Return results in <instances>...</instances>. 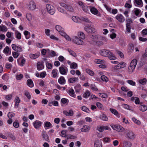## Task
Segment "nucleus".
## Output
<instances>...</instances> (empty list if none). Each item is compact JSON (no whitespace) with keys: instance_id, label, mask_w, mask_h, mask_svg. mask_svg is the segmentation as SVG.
<instances>
[{"instance_id":"obj_52","label":"nucleus","mask_w":147,"mask_h":147,"mask_svg":"<svg viewBox=\"0 0 147 147\" xmlns=\"http://www.w3.org/2000/svg\"><path fill=\"white\" fill-rule=\"evenodd\" d=\"M101 79L103 81L106 82H107L109 81V79L107 77L105 76L102 75L101 77Z\"/></svg>"},{"instance_id":"obj_8","label":"nucleus","mask_w":147,"mask_h":147,"mask_svg":"<svg viewBox=\"0 0 147 147\" xmlns=\"http://www.w3.org/2000/svg\"><path fill=\"white\" fill-rule=\"evenodd\" d=\"M84 30L87 32L90 33H94L95 32L94 28L89 25L85 27Z\"/></svg>"},{"instance_id":"obj_6","label":"nucleus","mask_w":147,"mask_h":147,"mask_svg":"<svg viewBox=\"0 0 147 147\" xmlns=\"http://www.w3.org/2000/svg\"><path fill=\"white\" fill-rule=\"evenodd\" d=\"M75 4L72 2H70L67 4V6L66 9L68 11L74 12L75 10Z\"/></svg>"},{"instance_id":"obj_7","label":"nucleus","mask_w":147,"mask_h":147,"mask_svg":"<svg viewBox=\"0 0 147 147\" xmlns=\"http://www.w3.org/2000/svg\"><path fill=\"white\" fill-rule=\"evenodd\" d=\"M110 126L113 129L119 132H122L125 130L124 128L120 125L112 124Z\"/></svg>"},{"instance_id":"obj_17","label":"nucleus","mask_w":147,"mask_h":147,"mask_svg":"<svg viewBox=\"0 0 147 147\" xmlns=\"http://www.w3.org/2000/svg\"><path fill=\"white\" fill-rule=\"evenodd\" d=\"M90 10L91 12L94 15L99 16L98 15L99 13V12L98 10L95 8L94 7H90Z\"/></svg>"},{"instance_id":"obj_19","label":"nucleus","mask_w":147,"mask_h":147,"mask_svg":"<svg viewBox=\"0 0 147 147\" xmlns=\"http://www.w3.org/2000/svg\"><path fill=\"white\" fill-rule=\"evenodd\" d=\"M123 147H131V143L128 141L124 140L123 142Z\"/></svg>"},{"instance_id":"obj_14","label":"nucleus","mask_w":147,"mask_h":147,"mask_svg":"<svg viewBox=\"0 0 147 147\" xmlns=\"http://www.w3.org/2000/svg\"><path fill=\"white\" fill-rule=\"evenodd\" d=\"M58 74L57 69H54L52 70L51 75L52 77L54 78H57L58 77Z\"/></svg>"},{"instance_id":"obj_3","label":"nucleus","mask_w":147,"mask_h":147,"mask_svg":"<svg viewBox=\"0 0 147 147\" xmlns=\"http://www.w3.org/2000/svg\"><path fill=\"white\" fill-rule=\"evenodd\" d=\"M59 71L61 74L66 75L68 73V68L64 65H62L59 67Z\"/></svg>"},{"instance_id":"obj_12","label":"nucleus","mask_w":147,"mask_h":147,"mask_svg":"<svg viewBox=\"0 0 147 147\" xmlns=\"http://www.w3.org/2000/svg\"><path fill=\"white\" fill-rule=\"evenodd\" d=\"M134 5L136 6L141 7L143 6L142 0H134Z\"/></svg>"},{"instance_id":"obj_26","label":"nucleus","mask_w":147,"mask_h":147,"mask_svg":"<svg viewBox=\"0 0 147 147\" xmlns=\"http://www.w3.org/2000/svg\"><path fill=\"white\" fill-rule=\"evenodd\" d=\"M94 147H102L101 142L99 140H96L94 143Z\"/></svg>"},{"instance_id":"obj_27","label":"nucleus","mask_w":147,"mask_h":147,"mask_svg":"<svg viewBox=\"0 0 147 147\" xmlns=\"http://www.w3.org/2000/svg\"><path fill=\"white\" fill-rule=\"evenodd\" d=\"M78 78L77 77L71 78L68 79V82L70 83H73L78 82Z\"/></svg>"},{"instance_id":"obj_64","label":"nucleus","mask_w":147,"mask_h":147,"mask_svg":"<svg viewBox=\"0 0 147 147\" xmlns=\"http://www.w3.org/2000/svg\"><path fill=\"white\" fill-rule=\"evenodd\" d=\"M77 3L78 5L81 8L84 6V5H86V4L84 2L80 1H78L77 2Z\"/></svg>"},{"instance_id":"obj_53","label":"nucleus","mask_w":147,"mask_h":147,"mask_svg":"<svg viewBox=\"0 0 147 147\" xmlns=\"http://www.w3.org/2000/svg\"><path fill=\"white\" fill-rule=\"evenodd\" d=\"M126 31L128 33L131 32V26L129 23H127L126 24Z\"/></svg>"},{"instance_id":"obj_23","label":"nucleus","mask_w":147,"mask_h":147,"mask_svg":"<svg viewBox=\"0 0 147 147\" xmlns=\"http://www.w3.org/2000/svg\"><path fill=\"white\" fill-rule=\"evenodd\" d=\"M65 80L63 76H61L58 79L59 83L62 85H63L65 83Z\"/></svg>"},{"instance_id":"obj_30","label":"nucleus","mask_w":147,"mask_h":147,"mask_svg":"<svg viewBox=\"0 0 147 147\" xmlns=\"http://www.w3.org/2000/svg\"><path fill=\"white\" fill-rule=\"evenodd\" d=\"M61 35L63 36L66 40L68 41H70L71 40V39L70 37L65 33L64 32H62L61 33H60Z\"/></svg>"},{"instance_id":"obj_35","label":"nucleus","mask_w":147,"mask_h":147,"mask_svg":"<svg viewBox=\"0 0 147 147\" xmlns=\"http://www.w3.org/2000/svg\"><path fill=\"white\" fill-rule=\"evenodd\" d=\"M21 61V62L19 65L22 66H23L25 64L26 61L25 59H22L21 61V59L20 58L18 59L17 60V61L18 63H19Z\"/></svg>"},{"instance_id":"obj_46","label":"nucleus","mask_w":147,"mask_h":147,"mask_svg":"<svg viewBox=\"0 0 147 147\" xmlns=\"http://www.w3.org/2000/svg\"><path fill=\"white\" fill-rule=\"evenodd\" d=\"M108 56L109 57V58L110 60L115 59H116V57L111 52V53H109V55Z\"/></svg>"},{"instance_id":"obj_44","label":"nucleus","mask_w":147,"mask_h":147,"mask_svg":"<svg viewBox=\"0 0 147 147\" xmlns=\"http://www.w3.org/2000/svg\"><path fill=\"white\" fill-rule=\"evenodd\" d=\"M58 11L61 13L63 14H67V12L63 8H61V7H59L57 8Z\"/></svg>"},{"instance_id":"obj_5","label":"nucleus","mask_w":147,"mask_h":147,"mask_svg":"<svg viewBox=\"0 0 147 147\" xmlns=\"http://www.w3.org/2000/svg\"><path fill=\"white\" fill-rule=\"evenodd\" d=\"M71 40L74 43L79 45H81L83 44V40L76 36H73Z\"/></svg>"},{"instance_id":"obj_32","label":"nucleus","mask_w":147,"mask_h":147,"mask_svg":"<svg viewBox=\"0 0 147 147\" xmlns=\"http://www.w3.org/2000/svg\"><path fill=\"white\" fill-rule=\"evenodd\" d=\"M43 138L46 141L49 142V139L48 136L46 134V132H44L42 134Z\"/></svg>"},{"instance_id":"obj_60","label":"nucleus","mask_w":147,"mask_h":147,"mask_svg":"<svg viewBox=\"0 0 147 147\" xmlns=\"http://www.w3.org/2000/svg\"><path fill=\"white\" fill-rule=\"evenodd\" d=\"M12 55L14 58H17L19 56V54L16 52H13L12 53Z\"/></svg>"},{"instance_id":"obj_2","label":"nucleus","mask_w":147,"mask_h":147,"mask_svg":"<svg viewBox=\"0 0 147 147\" xmlns=\"http://www.w3.org/2000/svg\"><path fill=\"white\" fill-rule=\"evenodd\" d=\"M46 8L47 12L51 15H53L55 12V8L52 5L50 4H47L46 5Z\"/></svg>"},{"instance_id":"obj_42","label":"nucleus","mask_w":147,"mask_h":147,"mask_svg":"<svg viewBox=\"0 0 147 147\" xmlns=\"http://www.w3.org/2000/svg\"><path fill=\"white\" fill-rule=\"evenodd\" d=\"M102 141L104 143H109L111 142V140L109 137H105L102 139Z\"/></svg>"},{"instance_id":"obj_33","label":"nucleus","mask_w":147,"mask_h":147,"mask_svg":"<svg viewBox=\"0 0 147 147\" xmlns=\"http://www.w3.org/2000/svg\"><path fill=\"white\" fill-rule=\"evenodd\" d=\"M7 30V28L3 24L0 25V32H6Z\"/></svg>"},{"instance_id":"obj_24","label":"nucleus","mask_w":147,"mask_h":147,"mask_svg":"<svg viewBox=\"0 0 147 147\" xmlns=\"http://www.w3.org/2000/svg\"><path fill=\"white\" fill-rule=\"evenodd\" d=\"M44 67V66L42 63L40 62H38L37 63V69L38 70H41L43 69Z\"/></svg>"},{"instance_id":"obj_13","label":"nucleus","mask_w":147,"mask_h":147,"mask_svg":"<svg viewBox=\"0 0 147 147\" xmlns=\"http://www.w3.org/2000/svg\"><path fill=\"white\" fill-rule=\"evenodd\" d=\"M109 110L111 112L115 115L117 117L119 118L120 117V113H119L118 111L116 109L112 108H110Z\"/></svg>"},{"instance_id":"obj_55","label":"nucleus","mask_w":147,"mask_h":147,"mask_svg":"<svg viewBox=\"0 0 147 147\" xmlns=\"http://www.w3.org/2000/svg\"><path fill=\"white\" fill-rule=\"evenodd\" d=\"M15 115L14 113L12 112H9L7 114V117L9 119H12Z\"/></svg>"},{"instance_id":"obj_38","label":"nucleus","mask_w":147,"mask_h":147,"mask_svg":"<svg viewBox=\"0 0 147 147\" xmlns=\"http://www.w3.org/2000/svg\"><path fill=\"white\" fill-rule=\"evenodd\" d=\"M72 20L74 22L78 23L80 22V19L78 17L76 16H73L72 17Z\"/></svg>"},{"instance_id":"obj_50","label":"nucleus","mask_w":147,"mask_h":147,"mask_svg":"<svg viewBox=\"0 0 147 147\" xmlns=\"http://www.w3.org/2000/svg\"><path fill=\"white\" fill-rule=\"evenodd\" d=\"M24 95L27 97V98L29 100L31 98V96L30 92L28 91H26L24 92Z\"/></svg>"},{"instance_id":"obj_59","label":"nucleus","mask_w":147,"mask_h":147,"mask_svg":"<svg viewBox=\"0 0 147 147\" xmlns=\"http://www.w3.org/2000/svg\"><path fill=\"white\" fill-rule=\"evenodd\" d=\"M47 75V73L45 71H42L40 74V77L42 78H44Z\"/></svg>"},{"instance_id":"obj_16","label":"nucleus","mask_w":147,"mask_h":147,"mask_svg":"<svg viewBox=\"0 0 147 147\" xmlns=\"http://www.w3.org/2000/svg\"><path fill=\"white\" fill-rule=\"evenodd\" d=\"M90 126L89 125H84L83 127L81 129V130L82 132H88L90 130Z\"/></svg>"},{"instance_id":"obj_63","label":"nucleus","mask_w":147,"mask_h":147,"mask_svg":"<svg viewBox=\"0 0 147 147\" xmlns=\"http://www.w3.org/2000/svg\"><path fill=\"white\" fill-rule=\"evenodd\" d=\"M86 70V72L91 76H92L94 74V72L90 69H87Z\"/></svg>"},{"instance_id":"obj_11","label":"nucleus","mask_w":147,"mask_h":147,"mask_svg":"<svg viewBox=\"0 0 147 147\" xmlns=\"http://www.w3.org/2000/svg\"><path fill=\"white\" fill-rule=\"evenodd\" d=\"M111 53V51L103 49L100 52V55L104 57H107L109 55V53Z\"/></svg>"},{"instance_id":"obj_39","label":"nucleus","mask_w":147,"mask_h":147,"mask_svg":"<svg viewBox=\"0 0 147 147\" xmlns=\"http://www.w3.org/2000/svg\"><path fill=\"white\" fill-rule=\"evenodd\" d=\"M55 28L56 30L60 32V33H61L62 32H63V29L61 26L59 25H57L56 26Z\"/></svg>"},{"instance_id":"obj_40","label":"nucleus","mask_w":147,"mask_h":147,"mask_svg":"<svg viewBox=\"0 0 147 147\" xmlns=\"http://www.w3.org/2000/svg\"><path fill=\"white\" fill-rule=\"evenodd\" d=\"M90 92L88 90H87L84 92L83 95V96L84 98H87L90 96Z\"/></svg>"},{"instance_id":"obj_49","label":"nucleus","mask_w":147,"mask_h":147,"mask_svg":"<svg viewBox=\"0 0 147 147\" xmlns=\"http://www.w3.org/2000/svg\"><path fill=\"white\" fill-rule=\"evenodd\" d=\"M94 62L96 63L101 64L104 63L105 62V61L104 60L96 59L95 60Z\"/></svg>"},{"instance_id":"obj_54","label":"nucleus","mask_w":147,"mask_h":147,"mask_svg":"<svg viewBox=\"0 0 147 147\" xmlns=\"http://www.w3.org/2000/svg\"><path fill=\"white\" fill-rule=\"evenodd\" d=\"M74 88L76 92H79L80 90H81V86L80 85H76L75 87Z\"/></svg>"},{"instance_id":"obj_10","label":"nucleus","mask_w":147,"mask_h":147,"mask_svg":"<svg viewBox=\"0 0 147 147\" xmlns=\"http://www.w3.org/2000/svg\"><path fill=\"white\" fill-rule=\"evenodd\" d=\"M42 122L39 120H36L33 123V125L36 129H38L42 124Z\"/></svg>"},{"instance_id":"obj_56","label":"nucleus","mask_w":147,"mask_h":147,"mask_svg":"<svg viewBox=\"0 0 147 147\" xmlns=\"http://www.w3.org/2000/svg\"><path fill=\"white\" fill-rule=\"evenodd\" d=\"M23 77V75L22 74H18L16 76V79L17 80H20Z\"/></svg>"},{"instance_id":"obj_18","label":"nucleus","mask_w":147,"mask_h":147,"mask_svg":"<svg viewBox=\"0 0 147 147\" xmlns=\"http://www.w3.org/2000/svg\"><path fill=\"white\" fill-rule=\"evenodd\" d=\"M67 93L71 96L74 98L76 97V95L75 94L73 88H69L67 91Z\"/></svg>"},{"instance_id":"obj_45","label":"nucleus","mask_w":147,"mask_h":147,"mask_svg":"<svg viewBox=\"0 0 147 147\" xmlns=\"http://www.w3.org/2000/svg\"><path fill=\"white\" fill-rule=\"evenodd\" d=\"M134 46L133 44H130L129 45L128 49L129 52H132L134 49Z\"/></svg>"},{"instance_id":"obj_36","label":"nucleus","mask_w":147,"mask_h":147,"mask_svg":"<svg viewBox=\"0 0 147 147\" xmlns=\"http://www.w3.org/2000/svg\"><path fill=\"white\" fill-rule=\"evenodd\" d=\"M27 84L29 87L32 88L34 86V84L31 79H28L27 80Z\"/></svg>"},{"instance_id":"obj_61","label":"nucleus","mask_w":147,"mask_h":147,"mask_svg":"<svg viewBox=\"0 0 147 147\" xmlns=\"http://www.w3.org/2000/svg\"><path fill=\"white\" fill-rule=\"evenodd\" d=\"M146 79L145 78H144L143 79H140L139 80V82L142 84H144L146 82Z\"/></svg>"},{"instance_id":"obj_4","label":"nucleus","mask_w":147,"mask_h":147,"mask_svg":"<svg viewBox=\"0 0 147 147\" xmlns=\"http://www.w3.org/2000/svg\"><path fill=\"white\" fill-rule=\"evenodd\" d=\"M126 63L123 62H121L117 64V65L114 66L113 67V70L116 71L118 70L125 67L126 66Z\"/></svg>"},{"instance_id":"obj_34","label":"nucleus","mask_w":147,"mask_h":147,"mask_svg":"<svg viewBox=\"0 0 147 147\" xmlns=\"http://www.w3.org/2000/svg\"><path fill=\"white\" fill-rule=\"evenodd\" d=\"M15 105L17 107H18L19 103L20 102V100L18 96H16L15 99Z\"/></svg>"},{"instance_id":"obj_29","label":"nucleus","mask_w":147,"mask_h":147,"mask_svg":"<svg viewBox=\"0 0 147 147\" xmlns=\"http://www.w3.org/2000/svg\"><path fill=\"white\" fill-rule=\"evenodd\" d=\"M100 118L101 120L105 121H107L108 119L106 115L104 114H102L100 115Z\"/></svg>"},{"instance_id":"obj_15","label":"nucleus","mask_w":147,"mask_h":147,"mask_svg":"<svg viewBox=\"0 0 147 147\" xmlns=\"http://www.w3.org/2000/svg\"><path fill=\"white\" fill-rule=\"evenodd\" d=\"M28 7L31 10H33L35 9L36 5L33 1H31L28 5Z\"/></svg>"},{"instance_id":"obj_47","label":"nucleus","mask_w":147,"mask_h":147,"mask_svg":"<svg viewBox=\"0 0 147 147\" xmlns=\"http://www.w3.org/2000/svg\"><path fill=\"white\" fill-rule=\"evenodd\" d=\"M15 35L16 38L18 39H20L21 38V34L18 31H16L15 33Z\"/></svg>"},{"instance_id":"obj_43","label":"nucleus","mask_w":147,"mask_h":147,"mask_svg":"<svg viewBox=\"0 0 147 147\" xmlns=\"http://www.w3.org/2000/svg\"><path fill=\"white\" fill-rule=\"evenodd\" d=\"M67 51L72 56L75 57L76 56V53L70 49H67Z\"/></svg>"},{"instance_id":"obj_51","label":"nucleus","mask_w":147,"mask_h":147,"mask_svg":"<svg viewBox=\"0 0 147 147\" xmlns=\"http://www.w3.org/2000/svg\"><path fill=\"white\" fill-rule=\"evenodd\" d=\"M78 67L77 64L75 62H73L71 64L70 68L71 69H76Z\"/></svg>"},{"instance_id":"obj_28","label":"nucleus","mask_w":147,"mask_h":147,"mask_svg":"<svg viewBox=\"0 0 147 147\" xmlns=\"http://www.w3.org/2000/svg\"><path fill=\"white\" fill-rule=\"evenodd\" d=\"M77 36L82 39H84L85 38V36L84 33L82 32H79L77 34Z\"/></svg>"},{"instance_id":"obj_25","label":"nucleus","mask_w":147,"mask_h":147,"mask_svg":"<svg viewBox=\"0 0 147 147\" xmlns=\"http://www.w3.org/2000/svg\"><path fill=\"white\" fill-rule=\"evenodd\" d=\"M3 52L7 55H8L11 54V51H10L9 48L8 46H6L4 49Z\"/></svg>"},{"instance_id":"obj_31","label":"nucleus","mask_w":147,"mask_h":147,"mask_svg":"<svg viewBox=\"0 0 147 147\" xmlns=\"http://www.w3.org/2000/svg\"><path fill=\"white\" fill-rule=\"evenodd\" d=\"M137 63V59H134L131 61L129 65L136 67Z\"/></svg>"},{"instance_id":"obj_20","label":"nucleus","mask_w":147,"mask_h":147,"mask_svg":"<svg viewBox=\"0 0 147 147\" xmlns=\"http://www.w3.org/2000/svg\"><path fill=\"white\" fill-rule=\"evenodd\" d=\"M90 7L85 5L82 8V10L84 12L86 13H88L89 12V10L90 9Z\"/></svg>"},{"instance_id":"obj_41","label":"nucleus","mask_w":147,"mask_h":147,"mask_svg":"<svg viewBox=\"0 0 147 147\" xmlns=\"http://www.w3.org/2000/svg\"><path fill=\"white\" fill-rule=\"evenodd\" d=\"M39 56V54H30L29 55V57L32 59H35L38 58Z\"/></svg>"},{"instance_id":"obj_37","label":"nucleus","mask_w":147,"mask_h":147,"mask_svg":"<svg viewBox=\"0 0 147 147\" xmlns=\"http://www.w3.org/2000/svg\"><path fill=\"white\" fill-rule=\"evenodd\" d=\"M135 67L130 65L128 66L127 71L129 74L132 73L134 70Z\"/></svg>"},{"instance_id":"obj_57","label":"nucleus","mask_w":147,"mask_h":147,"mask_svg":"<svg viewBox=\"0 0 147 147\" xmlns=\"http://www.w3.org/2000/svg\"><path fill=\"white\" fill-rule=\"evenodd\" d=\"M90 88L92 90L94 91H96L98 90V89L94 84H91L90 85Z\"/></svg>"},{"instance_id":"obj_21","label":"nucleus","mask_w":147,"mask_h":147,"mask_svg":"<svg viewBox=\"0 0 147 147\" xmlns=\"http://www.w3.org/2000/svg\"><path fill=\"white\" fill-rule=\"evenodd\" d=\"M139 109L142 112H145L147 110V106L144 105H141L139 107Z\"/></svg>"},{"instance_id":"obj_9","label":"nucleus","mask_w":147,"mask_h":147,"mask_svg":"<svg viewBox=\"0 0 147 147\" xmlns=\"http://www.w3.org/2000/svg\"><path fill=\"white\" fill-rule=\"evenodd\" d=\"M115 18L121 23H123L125 20L124 17L122 15L120 14H118L116 15L115 17Z\"/></svg>"},{"instance_id":"obj_1","label":"nucleus","mask_w":147,"mask_h":147,"mask_svg":"<svg viewBox=\"0 0 147 147\" xmlns=\"http://www.w3.org/2000/svg\"><path fill=\"white\" fill-rule=\"evenodd\" d=\"M125 137L129 140H133L136 137V134L132 131L129 130H126L125 132Z\"/></svg>"},{"instance_id":"obj_62","label":"nucleus","mask_w":147,"mask_h":147,"mask_svg":"<svg viewBox=\"0 0 147 147\" xmlns=\"http://www.w3.org/2000/svg\"><path fill=\"white\" fill-rule=\"evenodd\" d=\"M132 120L135 123L138 125H140L141 123L135 117L132 118Z\"/></svg>"},{"instance_id":"obj_58","label":"nucleus","mask_w":147,"mask_h":147,"mask_svg":"<svg viewBox=\"0 0 147 147\" xmlns=\"http://www.w3.org/2000/svg\"><path fill=\"white\" fill-rule=\"evenodd\" d=\"M126 82L128 83L129 84L133 86H135L136 84V83L133 81V80H128L126 81Z\"/></svg>"},{"instance_id":"obj_48","label":"nucleus","mask_w":147,"mask_h":147,"mask_svg":"<svg viewBox=\"0 0 147 147\" xmlns=\"http://www.w3.org/2000/svg\"><path fill=\"white\" fill-rule=\"evenodd\" d=\"M81 109L83 111H84L86 113H89V109L86 106H82L81 107Z\"/></svg>"},{"instance_id":"obj_22","label":"nucleus","mask_w":147,"mask_h":147,"mask_svg":"<svg viewBox=\"0 0 147 147\" xmlns=\"http://www.w3.org/2000/svg\"><path fill=\"white\" fill-rule=\"evenodd\" d=\"M44 125L45 129L50 128L53 127L52 124L49 121L45 122Z\"/></svg>"}]
</instances>
